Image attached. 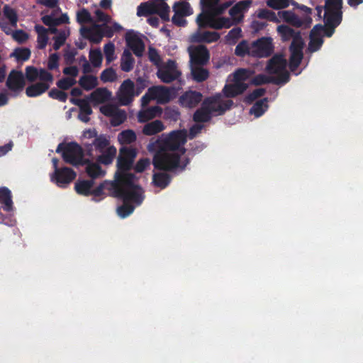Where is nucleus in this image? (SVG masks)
<instances>
[{
  "label": "nucleus",
  "instance_id": "obj_1",
  "mask_svg": "<svg viewBox=\"0 0 363 363\" xmlns=\"http://www.w3.org/2000/svg\"><path fill=\"white\" fill-rule=\"evenodd\" d=\"M185 142V135L181 130H174L168 135L150 142L147 145L150 152H155L152 164L155 169L165 172H174L177 169H185L189 163L186 158L180 164L181 155L174 151L179 150Z\"/></svg>",
  "mask_w": 363,
  "mask_h": 363
},
{
  "label": "nucleus",
  "instance_id": "obj_2",
  "mask_svg": "<svg viewBox=\"0 0 363 363\" xmlns=\"http://www.w3.org/2000/svg\"><path fill=\"white\" fill-rule=\"evenodd\" d=\"M185 142V135L181 130H174L168 135L150 142L147 145L150 152H155L152 164L155 169L165 172H174L177 169H185L189 163L186 158L180 164L181 155L174 151L179 150Z\"/></svg>",
  "mask_w": 363,
  "mask_h": 363
},
{
  "label": "nucleus",
  "instance_id": "obj_3",
  "mask_svg": "<svg viewBox=\"0 0 363 363\" xmlns=\"http://www.w3.org/2000/svg\"><path fill=\"white\" fill-rule=\"evenodd\" d=\"M135 176L133 173H116L115 183L111 184L114 189V197L123 201L133 202L140 205L143 200L142 188L134 183Z\"/></svg>",
  "mask_w": 363,
  "mask_h": 363
},
{
  "label": "nucleus",
  "instance_id": "obj_4",
  "mask_svg": "<svg viewBox=\"0 0 363 363\" xmlns=\"http://www.w3.org/2000/svg\"><path fill=\"white\" fill-rule=\"evenodd\" d=\"M56 152H62V157L65 162L73 166L83 165L84 150L76 142L67 144L60 143L56 149Z\"/></svg>",
  "mask_w": 363,
  "mask_h": 363
},
{
  "label": "nucleus",
  "instance_id": "obj_5",
  "mask_svg": "<svg viewBox=\"0 0 363 363\" xmlns=\"http://www.w3.org/2000/svg\"><path fill=\"white\" fill-rule=\"evenodd\" d=\"M138 155V150L133 146L121 147L117 158V173H128L132 169L135 159Z\"/></svg>",
  "mask_w": 363,
  "mask_h": 363
},
{
  "label": "nucleus",
  "instance_id": "obj_6",
  "mask_svg": "<svg viewBox=\"0 0 363 363\" xmlns=\"http://www.w3.org/2000/svg\"><path fill=\"white\" fill-rule=\"evenodd\" d=\"M210 113L216 116H222L231 108L233 101L231 99L223 100L220 94L206 98L203 102Z\"/></svg>",
  "mask_w": 363,
  "mask_h": 363
},
{
  "label": "nucleus",
  "instance_id": "obj_7",
  "mask_svg": "<svg viewBox=\"0 0 363 363\" xmlns=\"http://www.w3.org/2000/svg\"><path fill=\"white\" fill-rule=\"evenodd\" d=\"M274 50L273 40L271 37H262L251 43V56L255 57H268Z\"/></svg>",
  "mask_w": 363,
  "mask_h": 363
},
{
  "label": "nucleus",
  "instance_id": "obj_8",
  "mask_svg": "<svg viewBox=\"0 0 363 363\" xmlns=\"http://www.w3.org/2000/svg\"><path fill=\"white\" fill-rule=\"evenodd\" d=\"M191 65H206L210 60V52L203 45H191L188 48Z\"/></svg>",
  "mask_w": 363,
  "mask_h": 363
},
{
  "label": "nucleus",
  "instance_id": "obj_9",
  "mask_svg": "<svg viewBox=\"0 0 363 363\" xmlns=\"http://www.w3.org/2000/svg\"><path fill=\"white\" fill-rule=\"evenodd\" d=\"M76 176L77 174L72 169L64 167L54 172L50 175V179L57 186L65 188L76 178Z\"/></svg>",
  "mask_w": 363,
  "mask_h": 363
},
{
  "label": "nucleus",
  "instance_id": "obj_10",
  "mask_svg": "<svg viewBox=\"0 0 363 363\" xmlns=\"http://www.w3.org/2000/svg\"><path fill=\"white\" fill-rule=\"evenodd\" d=\"M135 92L134 82L130 79H125L121 84L117 95L118 102L122 106H128L133 101Z\"/></svg>",
  "mask_w": 363,
  "mask_h": 363
},
{
  "label": "nucleus",
  "instance_id": "obj_11",
  "mask_svg": "<svg viewBox=\"0 0 363 363\" xmlns=\"http://www.w3.org/2000/svg\"><path fill=\"white\" fill-rule=\"evenodd\" d=\"M181 72L177 69V63L174 60H169L166 65L157 72V77L164 83H171L177 79Z\"/></svg>",
  "mask_w": 363,
  "mask_h": 363
},
{
  "label": "nucleus",
  "instance_id": "obj_12",
  "mask_svg": "<svg viewBox=\"0 0 363 363\" xmlns=\"http://www.w3.org/2000/svg\"><path fill=\"white\" fill-rule=\"evenodd\" d=\"M100 111L106 116L111 117V124L113 126H118L127 118L125 111L119 109L113 104H108L100 108Z\"/></svg>",
  "mask_w": 363,
  "mask_h": 363
},
{
  "label": "nucleus",
  "instance_id": "obj_13",
  "mask_svg": "<svg viewBox=\"0 0 363 363\" xmlns=\"http://www.w3.org/2000/svg\"><path fill=\"white\" fill-rule=\"evenodd\" d=\"M304 41H298L296 40L291 42L289 46L290 57H289V69L291 72H294L299 67L303 57V48Z\"/></svg>",
  "mask_w": 363,
  "mask_h": 363
},
{
  "label": "nucleus",
  "instance_id": "obj_14",
  "mask_svg": "<svg viewBox=\"0 0 363 363\" xmlns=\"http://www.w3.org/2000/svg\"><path fill=\"white\" fill-rule=\"evenodd\" d=\"M278 16L286 23L296 28H301L303 26L305 28H309L312 23V18L310 16H306L302 20L291 11H279Z\"/></svg>",
  "mask_w": 363,
  "mask_h": 363
},
{
  "label": "nucleus",
  "instance_id": "obj_15",
  "mask_svg": "<svg viewBox=\"0 0 363 363\" xmlns=\"http://www.w3.org/2000/svg\"><path fill=\"white\" fill-rule=\"evenodd\" d=\"M127 46L137 57H142L145 50V43L143 40L133 30H129L125 36Z\"/></svg>",
  "mask_w": 363,
  "mask_h": 363
},
{
  "label": "nucleus",
  "instance_id": "obj_16",
  "mask_svg": "<svg viewBox=\"0 0 363 363\" xmlns=\"http://www.w3.org/2000/svg\"><path fill=\"white\" fill-rule=\"evenodd\" d=\"M25 84V77L23 72L16 70H12L9 73L6 82L7 88L14 92L22 91Z\"/></svg>",
  "mask_w": 363,
  "mask_h": 363
},
{
  "label": "nucleus",
  "instance_id": "obj_17",
  "mask_svg": "<svg viewBox=\"0 0 363 363\" xmlns=\"http://www.w3.org/2000/svg\"><path fill=\"white\" fill-rule=\"evenodd\" d=\"M202 99L203 95L201 92L189 90L180 96L179 102L183 107L192 108L197 106L202 101Z\"/></svg>",
  "mask_w": 363,
  "mask_h": 363
},
{
  "label": "nucleus",
  "instance_id": "obj_18",
  "mask_svg": "<svg viewBox=\"0 0 363 363\" xmlns=\"http://www.w3.org/2000/svg\"><path fill=\"white\" fill-rule=\"evenodd\" d=\"M149 92L153 99L160 104L169 102L172 99V91L170 89L164 86H155L149 88Z\"/></svg>",
  "mask_w": 363,
  "mask_h": 363
},
{
  "label": "nucleus",
  "instance_id": "obj_19",
  "mask_svg": "<svg viewBox=\"0 0 363 363\" xmlns=\"http://www.w3.org/2000/svg\"><path fill=\"white\" fill-rule=\"evenodd\" d=\"M277 33L283 42L289 41L292 39V42L297 40V42L303 41L300 31H296L289 26L282 24L277 27Z\"/></svg>",
  "mask_w": 363,
  "mask_h": 363
},
{
  "label": "nucleus",
  "instance_id": "obj_20",
  "mask_svg": "<svg viewBox=\"0 0 363 363\" xmlns=\"http://www.w3.org/2000/svg\"><path fill=\"white\" fill-rule=\"evenodd\" d=\"M81 34L90 42L98 44L103 38L101 26L95 24L91 28L83 27L80 30Z\"/></svg>",
  "mask_w": 363,
  "mask_h": 363
},
{
  "label": "nucleus",
  "instance_id": "obj_21",
  "mask_svg": "<svg viewBox=\"0 0 363 363\" xmlns=\"http://www.w3.org/2000/svg\"><path fill=\"white\" fill-rule=\"evenodd\" d=\"M220 38V34L216 31H203L201 32L198 29L191 36V41L193 43H211L216 42Z\"/></svg>",
  "mask_w": 363,
  "mask_h": 363
},
{
  "label": "nucleus",
  "instance_id": "obj_22",
  "mask_svg": "<svg viewBox=\"0 0 363 363\" xmlns=\"http://www.w3.org/2000/svg\"><path fill=\"white\" fill-rule=\"evenodd\" d=\"M286 67V60L281 55H274L268 62L266 69L268 73L274 74L284 70Z\"/></svg>",
  "mask_w": 363,
  "mask_h": 363
},
{
  "label": "nucleus",
  "instance_id": "obj_23",
  "mask_svg": "<svg viewBox=\"0 0 363 363\" xmlns=\"http://www.w3.org/2000/svg\"><path fill=\"white\" fill-rule=\"evenodd\" d=\"M248 88L246 83H237L233 82V84H225L223 89V93L227 98H233L242 94Z\"/></svg>",
  "mask_w": 363,
  "mask_h": 363
},
{
  "label": "nucleus",
  "instance_id": "obj_24",
  "mask_svg": "<svg viewBox=\"0 0 363 363\" xmlns=\"http://www.w3.org/2000/svg\"><path fill=\"white\" fill-rule=\"evenodd\" d=\"M162 109L158 106H152L139 111L138 114V120L140 123H145L157 116H160Z\"/></svg>",
  "mask_w": 363,
  "mask_h": 363
},
{
  "label": "nucleus",
  "instance_id": "obj_25",
  "mask_svg": "<svg viewBox=\"0 0 363 363\" xmlns=\"http://www.w3.org/2000/svg\"><path fill=\"white\" fill-rule=\"evenodd\" d=\"M252 4V0H243L236 3L230 10L229 14L230 16L235 18L236 16H240V18L238 21L241 20L243 17V13L248 11L250 6Z\"/></svg>",
  "mask_w": 363,
  "mask_h": 363
},
{
  "label": "nucleus",
  "instance_id": "obj_26",
  "mask_svg": "<svg viewBox=\"0 0 363 363\" xmlns=\"http://www.w3.org/2000/svg\"><path fill=\"white\" fill-rule=\"evenodd\" d=\"M117 140L121 147L132 146L137 140L135 132L131 129L122 130L118 134Z\"/></svg>",
  "mask_w": 363,
  "mask_h": 363
},
{
  "label": "nucleus",
  "instance_id": "obj_27",
  "mask_svg": "<svg viewBox=\"0 0 363 363\" xmlns=\"http://www.w3.org/2000/svg\"><path fill=\"white\" fill-rule=\"evenodd\" d=\"M111 93L106 88H97L88 96L89 101L95 104H103L109 100Z\"/></svg>",
  "mask_w": 363,
  "mask_h": 363
},
{
  "label": "nucleus",
  "instance_id": "obj_28",
  "mask_svg": "<svg viewBox=\"0 0 363 363\" xmlns=\"http://www.w3.org/2000/svg\"><path fill=\"white\" fill-rule=\"evenodd\" d=\"M84 164H86V172L91 178V180L94 181V179L101 177L105 174V172L97 163L91 162L89 160L85 159L83 162Z\"/></svg>",
  "mask_w": 363,
  "mask_h": 363
},
{
  "label": "nucleus",
  "instance_id": "obj_29",
  "mask_svg": "<svg viewBox=\"0 0 363 363\" xmlns=\"http://www.w3.org/2000/svg\"><path fill=\"white\" fill-rule=\"evenodd\" d=\"M50 84L45 82H37L26 89V94L28 97H36L45 93L50 88Z\"/></svg>",
  "mask_w": 363,
  "mask_h": 363
},
{
  "label": "nucleus",
  "instance_id": "obj_30",
  "mask_svg": "<svg viewBox=\"0 0 363 363\" xmlns=\"http://www.w3.org/2000/svg\"><path fill=\"white\" fill-rule=\"evenodd\" d=\"M0 203L6 212L13 210V201L11 191L6 186L0 187Z\"/></svg>",
  "mask_w": 363,
  "mask_h": 363
},
{
  "label": "nucleus",
  "instance_id": "obj_31",
  "mask_svg": "<svg viewBox=\"0 0 363 363\" xmlns=\"http://www.w3.org/2000/svg\"><path fill=\"white\" fill-rule=\"evenodd\" d=\"M204 65H191V74L196 82H203L209 77V71L203 68Z\"/></svg>",
  "mask_w": 363,
  "mask_h": 363
},
{
  "label": "nucleus",
  "instance_id": "obj_32",
  "mask_svg": "<svg viewBox=\"0 0 363 363\" xmlns=\"http://www.w3.org/2000/svg\"><path fill=\"white\" fill-rule=\"evenodd\" d=\"M164 129V126L162 122L160 120H155L144 125L143 133L150 136L162 132Z\"/></svg>",
  "mask_w": 363,
  "mask_h": 363
},
{
  "label": "nucleus",
  "instance_id": "obj_33",
  "mask_svg": "<svg viewBox=\"0 0 363 363\" xmlns=\"http://www.w3.org/2000/svg\"><path fill=\"white\" fill-rule=\"evenodd\" d=\"M172 177L167 172H156L152 176L153 184L162 189H165L171 182Z\"/></svg>",
  "mask_w": 363,
  "mask_h": 363
},
{
  "label": "nucleus",
  "instance_id": "obj_34",
  "mask_svg": "<svg viewBox=\"0 0 363 363\" xmlns=\"http://www.w3.org/2000/svg\"><path fill=\"white\" fill-rule=\"evenodd\" d=\"M268 99L264 98L256 101L250 109V113L259 118L262 116L268 109Z\"/></svg>",
  "mask_w": 363,
  "mask_h": 363
},
{
  "label": "nucleus",
  "instance_id": "obj_35",
  "mask_svg": "<svg viewBox=\"0 0 363 363\" xmlns=\"http://www.w3.org/2000/svg\"><path fill=\"white\" fill-rule=\"evenodd\" d=\"M135 59L128 50H125L121 58V69L125 72H130L134 67Z\"/></svg>",
  "mask_w": 363,
  "mask_h": 363
},
{
  "label": "nucleus",
  "instance_id": "obj_36",
  "mask_svg": "<svg viewBox=\"0 0 363 363\" xmlns=\"http://www.w3.org/2000/svg\"><path fill=\"white\" fill-rule=\"evenodd\" d=\"M94 184L93 180L78 181L75 183L74 189L78 194L86 196H90Z\"/></svg>",
  "mask_w": 363,
  "mask_h": 363
},
{
  "label": "nucleus",
  "instance_id": "obj_37",
  "mask_svg": "<svg viewBox=\"0 0 363 363\" xmlns=\"http://www.w3.org/2000/svg\"><path fill=\"white\" fill-rule=\"evenodd\" d=\"M212 118V114L208 111V108L203 103L202 106L197 109L193 116V120L196 123H206L208 122Z\"/></svg>",
  "mask_w": 363,
  "mask_h": 363
},
{
  "label": "nucleus",
  "instance_id": "obj_38",
  "mask_svg": "<svg viewBox=\"0 0 363 363\" xmlns=\"http://www.w3.org/2000/svg\"><path fill=\"white\" fill-rule=\"evenodd\" d=\"M35 30L38 33L37 43L38 48L43 50L45 48L48 42V29L41 25H36Z\"/></svg>",
  "mask_w": 363,
  "mask_h": 363
},
{
  "label": "nucleus",
  "instance_id": "obj_39",
  "mask_svg": "<svg viewBox=\"0 0 363 363\" xmlns=\"http://www.w3.org/2000/svg\"><path fill=\"white\" fill-rule=\"evenodd\" d=\"M89 133L90 138L95 137L93 145L95 146L96 149L100 152L103 151L104 149L109 145V140L105 135L102 134L97 136V133L95 130H89Z\"/></svg>",
  "mask_w": 363,
  "mask_h": 363
},
{
  "label": "nucleus",
  "instance_id": "obj_40",
  "mask_svg": "<svg viewBox=\"0 0 363 363\" xmlns=\"http://www.w3.org/2000/svg\"><path fill=\"white\" fill-rule=\"evenodd\" d=\"M116 152L117 150L114 146H109L101 155L98 157L97 161L105 165L110 164L116 157Z\"/></svg>",
  "mask_w": 363,
  "mask_h": 363
},
{
  "label": "nucleus",
  "instance_id": "obj_41",
  "mask_svg": "<svg viewBox=\"0 0 363 363\" xmlns=\"http://www.w3.org/2000/svg\"><path fill=\"white\" fill-rule=\"evenodd\" d=\"M80 86L86 91H90L98 85L97 77L94 75H83L79 80Z\"/></svg>",
  "mask_w": 363,
  "mask_h": 363
},
{
  "label": "nucleus",
  "instance_id": "obj_42",
  "mask_svg": "<svg viewBox=\"0 0 363 363\" xmlns=\"http://www.w3.org/2000/svg\"><path fill=\"white\" fill-rule=\"evenodd\" d=\"M325 25L338 26L342 20V12H328L324 14Z\"/></svg>",
  "mask_w": 363,
  "mask_h": 363
},
{
  "label": "nucleus",
  "instance_id": "obj_43",
  "mask_svg": "<svg viewBox=\"0 0 363 363\" xmlns=\"http://www.w3.org/2000/svg\"><path fill=\"white\" fill-rule=\"evenodd\" d=\"M31 51L28 48H17L14 49L11 54V57H14L18 62H26L30 57Z\"/></svg>",
  "mask_w": 363,
  "mask_h": 363
},
{
  "label": "nucleus",
  "instance_id": "obj_44",
  "mask_svg": "<svg viewBox=\"0 0 363 363\" xmlns=\"http://www.w3.org/2000/svg\"><path fill=\"white\" fill-rule=\"evenodd\" d=\"M173 11L174 13L188 16L192 13V9L189 3L186 1H178L173 6Z\"/></svg>",
  "mask_w": 363,
  "mask_h": 363
},
{
  "label": "nucleus",
  "instance_id": "obj_45",
  "mask_svg": "<svg viewBox=\"0 0 363 363\" xmlns=\"http://www.w3.org/2000/svg\"><path fill=\"white\" fill-rule=\"evenodd\" d=\"M70 102L79 107V113H84L86 115H91L92 113V109L89 104L88 98L86 99H77L72 98Z\"/></svg>",
  "mask_w": 363,
  "mask_h": 363
},
{
  "label": "nucleus",
  "instance_id": "obj_46",
  "mask_svg": "<svg viewBox=\"0 0 363 363\" xmlns=\"http://www.w3.org/2000/svg\"><path fill=\"white\" fill-rule=\"evenodd\" d=\"M4 16L9 21L11 26L16 27L18 22V15L16 10L9 5H5L3 8Z\"/></svg>",
  "mask_w": 363,
  "mask_h": 363
},
{
  "label": "nucleus",
  "instance_id": "obj_47",
  "mask_svg": "<svg viewBox=\"0 0 363 363\" xmlns=\"http://www.w3.org/2000/svg\"><path fill=\"white\" fill-rule=\"evenodd\" d=\"M257 16L260 19H266L274 23L280 22V20L277 18L276 13L267 9H259L257 12Z\"/></svg>",
  "mask_w": 363,
  "mask_h": 363
},
{
  "label": "nucleus",
  "instance_id": "obj_48",
  "mask_svg": "<svg viewBox=\"0 0 363 363\" xmlns=\"http://www.w3.org/2000/svg\"><path fill=\"white\" fill-rule=\"evenodd\" d=\"M342 0H325V11L342 12Z\"/></svg>",
  "mask_w": 363,
  "mask_h": 363
},
{
  "label": "nucleus",
  "instance_id": "obj_49",
  "mask_svg": "<svg viewBox=\"0 0 363 363\" xmlns=\"http://www.w3.org/2000/svg\"><path fill=\"white\" fill-rule=\"evenodd\" d=\"M115 183L114 182H104L101 183L99 186H98L94 189H91V195H93L94 196H100L104 194V190L108 189L110 191H111L112 195L114 196V189L111 186V184H113Z\"/></svg>",
  "mask_w": 363,
  "mask_h": 363
},
{
  "label": "nucleus",
  "instance_id": "obj_50",
  "mask_svg": "<svg viewBox=\"0 0 363 363\" xmlns=\"http://www.w3.org/2000/svg\"><path fill=\"white\" fill-rule=\"evenodd\" d=\"M134 209V206L128 201H123V203L117 208V213L121 218H125L130 216L133 212Z\"/></svg>",
  "mask_w": 363,
  "mask_h": 363
},
{
  "label": "nucleus",
  "instance_id": "obj_51",
  "mask_svg": "<svg viewBox=\"0 0 363 363\" xmlns=\"http://www.w3.org/2000/svg\"><path fill=\"white\" fill-rule=\"evenodd\" d=\"M100 79L104 83L113 82L116 80L117 74L112 67H108L102 71L100 75Z\"/></svg>",
  "mask_w": 363,
  "mask_h": 363
},
{
  "label": "nucleus",
  "instance_id": "obj_52",
  "mask_svg": "<svg viewBox=\"0 0 363 363\" xmlns=\"http://www.w3.org/2000/svg\"><path fill=\"white\" fill-rule=\"evenodd\" d=\"M180 113L176 107H166L164 111V118L171 121H177L179 119Z\"/></svg>",
  "mask_w": 363,
  "mask_h": 363
},
{
  "label": "nucleus",
  "instance_id": "obj_53",
  "mask_svg": "<svg viewBox=\"0 0 363 363\" xmlns=\"http://www.w3.org/2000/svg\"><path fill=\"white\" fill-rule=\"evenodd\" d=\"M235 54L238 57H245L246 55L251 56V45L249 46L245 40L240 42L235 47Z\"/></svg>",
  "mask_w": 363,
  "mask_h": 363
},
{
  "label": "nucleus",
  "instance_id": "obj_54",
  "mask_svg": "<svg viewBox=\"0 0 363 363\" xmlns=\"http://www.w3.org/2000/svg\"><path fill=\"white\" fill-rule=\"evenodd\" d=\"M323 37L310 36V41L308 43V50L311 52H314L319 50L323 44Z\"/></svg>",
  "mask_w": 363,
  "mask_h": 363
},
{
  "label": "nucleus",
  "instance_id": "obj_55",
  "mask_svg": "<svg viewBox=\"0 0 363 363\" xmlns=\"http://www.w3.org/2000/svg\"><path fill=\"white\" fill-rule=\"evenodd\" d=\"M250 77V72L245 69H238L233 74V82L245 83Z\"/></svg>",
  "mask_w": 363,
  "mask_h": 363
},
{
  "label": "nucleus",
  "instance_id": "obj_56",
  "mask_svg": "<svg viewBox=\"0 0 363 363\" xmlns=\"http://www.w3.org/2000/svg\"><path fill=\"white\" fill-rule=\"evenodd\" d=\"M266 90L264 88H258L255 89L252 92L247 94L244 99L246 104H252L257 99L262 97L265 94Z\"/></svg>",
  "mask_w": 363,
  "mask_h": 363
},
{
  "label": "nucleus",
  "instance_id": "obj_57",
  "mask_svg": "<svg viewBox=\"0 0 363 363\" xmlns=\"http://www.w3.org/2000/svg\"><path fill=\"white\" fill-rule=\"evenodd\" d=\"M77 21L80 24L91 23L92 18L89 11L84 8L77 13Z\"/></svg>",
  "mask_w": 363,
  "mask_h": 363
},
{
  "label": "nucleus",
  "instance_id": "obj_58",
  "mask_svg": "<svg viewBox=\"0 0 363 363\" xmlns=\"http://www.w3.org/2000/svg\"><path fill=\"white\" fill-rule=\"evenodd\" d=\"M211 16L209 13H201L196 18L199 29L208 28Z\"/></svg>",
  "mask_w": 363,
  "mask_h": 363
},
{
  "label": "nucleus",
  "instance_id": "obj_59",
  "mask_svg": "<svg viewBox=\"0 0 363 363\" xmlns=\"http://www.w3.org/2000/svg\"><path fill=\"white\" fill-rule=\"evenodd\" d=\"M277 74L276 77H272V83L275 84H284L287 83L290 79L289 73L284 69V70L281 71L279 73H275Z\"/></svg>",
  "mask_w": 363,
  "mask_h": 363
},
{
  "label": "nucleus",
  "instance_id": "obj_60",
  "mask_svg": "<svg viewBox=\"0 0 363 363\" xmlns=\"http://www.w3.org/2000/svg\"><path fill=\"white\" fill-rule=\"evenodd\" d=\"M77 83V81L74 78L63 77L58 80L56 83L57 86L61 90H67L74 86Z\"/></svg>",
  "mask_w": 363,
  "mask_h": 363
},
{
  "label": "nucleus",
  "instance_id": "obj_61",
  "mask_svg": "<svg viewBox=\"0 0 363 363\" xmlns=\"http://www.w3.org/2000/svg\"><path fill=\"white\" fill-rule=\"evenodd\" d=\"M104 51L108 64L115 60V45L113 43H108L106 44L104 48Z\"/></svg>",
  "mask_w": 363,
  "mask_h": 363
},
{
  "label": "nucleus",
  "instance_id": "obj_62",
  "mask_svg": "<svg viewBox=\"0 0 363 363\" xmlns=\"http://www.w3.org/2000/svg\"><path fill=\"white\" fill-rule=\"evenodd\" d=\"M49 97L58 100L61 102H66L67 99V94L63 91L62 90H59L56 88H52L48 92Z\"/></svg>",
  "mask_w": 363,
  "mask_h": 363
},
{
  "label": "nucleus",
  "instance_id": "obj_63",
  "mask_svg": "<svg viewBox=\"0 0 363 363\" xmlns=\"http://www.w3.org/2000/svg\"><path fill=\"white\" fill-rule=\"evenodd\" d=\"M267 5L273 9H281L289 6V0H267Z\"/></svg>",
  "mask_w": 363,
  "mask_h": 363
},
{
  "label": "nucleus",
  "instance_id": "obj_64",
  "mask_svg": "<svg viewBox=\"0 0 363 363\" xmlns=\"http://www.w3.org/2000/svg\"><path fill=\"white\" fill-rule=\"evenodd\" d=\"M242 30L240 27L231 29L226 35V40L229 43H235L241 36Z\"/></svg>",
  "mask_w": 363,
  "mask_h": 363
}]
</instances>
